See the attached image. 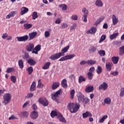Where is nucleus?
<instances>
[{"label":"nucleus","instance_id":"a19ab883","mask_svg":"<svg viewBox=\"0 0 124 124\" xmlns=\"http://www.w3.org/2000/svg\"><path fill=\"white\" fill-rule=\"evenodd\" d=\"M50 116H51V118H55V117H56V116H58V113L57 112V111H56L55 110H53L51 111V112L50 113Z\"/></svg>","mask_w":124,"mask_h":124},{"label":"nucleus","instance_id":"ea45409f","mask_svg":"<svg viewBox=\"0 0 124 124\" xmlns=\"http://www.w3.org/2000/svg\"><path fill=\"white\" fill-rule=\"evenodd\" d=\"M99 55L101 56V57H104L106 53H105V51L104 50H100L98 52Z\"/></svg>","mask_w":124,"mask_h":124},{"label":"nucleus","instance_id":"774afa93","mask_svg":"<svg viewBox=\"0 0 124 124\" xmlns=\"http://www.w3.org/2000/svg\"><path fill=\"white\" fill-rule=\"evenodd\" d=\"M8 37V34L7 33H4L2 35V38L5 39V38Z\"/></svg>","mask_w":124,"mask_h":124},{"label":"nucleus","instance_id":"6ab92c4d","mask_svg":"<svg viewBox=\"0 0 124 124\" xmlns=\"http://www.w3.org/2000/svg\"><path fill=\"white\" fill-rule=\"evenodd\" d=\"M93 90H94L93 86H88L86 88L85 92L86 93H92Z\"/></svg>","mask_w":124,"mask_h":124},{"label":"nucleus","instance_id":"3c124183","mask_svg":"<svg viewBox=\"0 0 124 124\" xmlns=\"http://www.w3.org/2000/svg\"><path fill=\"white\" fill-rule=\"evenodd\" d=\"M11 80L12 82H13L14 84H15V83H16L17 78H16V77H15V76H12L11 77Z\"/></svg>","mask_w":124,"mask_h":124},{"label":"nucleus","instance_id":"13d9d810","mask_svg":"<svg viewBox=\"0 0 124 124\" xmlns=\"http://www.w3.org/2000/svg\"><path fill=\"white\" fill-rule=\"evenodd\" d=\"M120 96L123 97L124 96V88L121 89V92L120 93Z\"/></svg>","mask_w":124,"mask_h":124},{"label":"nucleus","instance_id":"bf43d9fd","mask_svg":"<svg viewBox=\"0 0 124 124\" xmlns=\"http://www.w3.org/2000/svg\"><path fill=\"white\" fill-rule=\"evenodd\" d=\"M45 36L46 38L50 36V32L49 31H46L45 32Z\"/></svg>","mask_w":124,"mask_h":124},{"label":"nucleus","instance_id":"680f3d73","mask_svg":"<svg viewBox=\"0 0 124 124\" xmlns=\"http://www.w3.org/2000/svg\"><path fill=\"white\" fill-rule=\"evenodd\" d=\"M94 70H95V68H94V67H91L89 71V72H91L92 73H93V72H94Z\"/></svg>","mask_w":124,"mask_h":124},{"label":"nucleus","instance_id":"338daca9","mask_svg":"<svg viewBox=\"0 0 124 124\" xmlns=\"http://www.w3.org/2000/svg\"><path fill=\"white\" fill-rule=\"evenodd\" d=\"M17 118L14 116V115H12L9 118V120H17Z\"/></svg>","mask_w":124,"mask_h":124},{"label":"nucleus","instance_id":"9d476101","mask_svg":"<svg viewBox=\"0 0 124 124\" xmlns=\"http://www.w3.org/2000/svg\"><path fill=\"white\" fill-rule=\"evenodd\" d=\"M30 117L32 120H35L38 118V112L37 111H33L30 114Z\"/></svg>","mask_w":124,"mask_h":124},{"label":"nucleus","instance_id":"c03bdc74","mask_svg":"<svg viewBox=\"0 0 124 124\" xmlns=\"http://www.w3.org/2000/svg\"><path fill=\"white\" fill-rule=\"evenodd\" d=\"M38 85L37 86V87L38 89H41L42 88H43V84L41 83V79H39L38 81Z\"/></svg>","mask_w":124,"mask_h":124},{"label":"nucleus","instance_id":"7c9ffc66","mask_svg":"<svg viewBox=\"0 0 124 124\" xmlns=\"http://www.w3.org/2000/svg\"><path fill=\"white\" fill-rule=\"evenodd\" d=\"M86 81V78L84 77L83 76H80L78 78V83L81 84L83 82Z\"/></svg>","mask_w":124,"mask_h":124},{"label":"nucleus","instance_id":"9b49d317","mask_svg":"<svg viewBox=\"0 0 124 124\" xmlns=\"http://www.w3.org/2000/svg\"><path fill=\"white\" fill-rule=\"evenodd\" d=\"M96 31H97V30L96 29V27H92L90 30L87 31H86V33L87 34H94V33L96 32Z\"/></svg>","mask_w":124,"mask_h":124},{"label":"nucleus","instance_id":"4c0bfd02","mask_svg":"<svg viewBox=\"0 0 124 124\" xmlns=\"http://www.w3.org/2000/svg\"><path fill=\"white\" fill-rule=\"evenodd\" d=\"M119 55H120L121 56H122V55L124 54V46L120 47L119 48Z\"/></svg>","mask_w":124,"mask_h":124},{"label":"nucleus","instance_id":"7ed1b4c3","mask_svg":"<svg viewBox=\"0 0 124 124\" xmlns=\"http://www.w3.org/2000/svg\"><path fill=\"white\" fill-rule=\"evenodd\" d=\"M61 93H62V89H60L56 92L51 94V99L54 101L57 102L59 97L61 96Z\"/></svg>","mask_w":124,"mask_h":124},{"label":"nucleus","instance_id":"09e8293b","mask_svg":"<svg viewBox=\"0 0 124 124\" xmlns=\"http://www.w3.org/2000/svg\"><path fill=\"white\" fill-rule=\"evenodd\" d=\"M96 47L92 46L90 50H89V52L91 53H95L96 52Z\"/></svg>","mask_w":124,"mask_h":124},{"label":"nucleus","instance_id":"cd10ccee","mask_svg":"<svg viewBox=\"0 0 124 124\" xmlns=\"http://www.w3.org/2000/svg\"><path fill=\"white\" fill-rule=\"evenodd\" d=\"M19 115V116H21V117H24L25 118H28V117H29V112L28 111L21 112Z\"/></svg>","mask_w":124,"mask_h":124},{"label":"nucleus","instance_id":"864d4df0","mask_svg":"<svg viewBox=\"0 0 124 124\" xmlns=\"http://www.w3.org/2000/svg\"><path fill=\"white\" fill-rule=\"evenodd\" d=\"M106 39V35H103L101 37L100 40L99 42V43H101L103 41H104V40Z\"/></svg>","mask_w":124,"mask_h":124},{"label":"nucleus","instance_id":"ddd939ff","mask_svg":"<svg viewBox=\"0 0 124 124\" xmlns=\"http://www.w3.org/2000/svg\"><path fill=\"white\" fill-rule=\"evenodd\" d=\"M77 96L79 102H82L84 100V95L81 92H78L77 94Z\"/></svg>","mask_w":124,"mask_h":124},{"label":"nucleus","instance_id":"a211bd4d","mask_svg":"<svg viewBox=\"0 0 124 124\" xmlns=\"http://www.w3.org/2000/svg\"><path fill=\"white\" fill-rule=\"evenodd\" d=\"M36 90V83L35 81H33L32 84L30 87L31 92H34Z\"/></svg>","mask_w":124,"mask_h":124},{"label":"nucleus","instance_id":"c756f323","mask_svg":"<svg viewBox=\"0 0 124 124\" xmlns=\"http://www.w3.org/2000/svg\"><path fill=\"white\" fill-rule=\"evenodd\" d=\"M96 6L98 7H101V6H103V3L101 1V0H97L95 3Z\"/></svg>","mask_w":124,"mask_h":124},{"label":"nucleus","instance_id":"4d7b16f0","mask_svg":"<svg viewBox=\"0 0 124 124\" xmlns=\"http://www.w3.org/2000/svg\"><path fill=\"white\" fill-rule=\"evenodd\" d=\"M35 50H36V51H37L38 52H39V51H40V50H41V46L38 45L37 46H36L35 48Z\"/></svg>","mask_w":124,"mask_h":124},{"label":"nucleus","instance_id":"393cba45","mask_svg":"<svg viewBox=\"0 0 124 124\" xmlns=\"http://www.w3.org/2000/svg\"><path fill=\"white\" fill-rule=\"evenodd\" d=\"M58 119L59 121L62 123H63L64 124H66V120H65V118L63 117L62 115L60 114L58 117Z\"/></svg>","mask_w":124,"mask_h":124},{"label":"nucleus","instance_id":"412c9836","mask_svg":"<svg viewBox=\"0 0 124 124\" xmlns=\"http://www.w3.org/2000/svg\"><path fill=\"white\" fill-rule=\"evenodd\" d=\"M60 87V82H55L53 83L52 85V90H56V89H58Z\"/></svg>","mask_w":124,"mask_h":124},{"label":"nucleus","instance_id":"69168bd1","mask_svg":"<svg viewBox=\"0 0 124 124\" xmlns=\"http://www.w3.org/2000/svg\"><path fill=\"white\" fill-rule=\"evenodd\" d=\"M33 96V93H29L27 94V98H31Z\"/></svg>","mask_w":124,"mask_h":124},{"label":"nucleus","instance_id":"39448f33","mask_svg":"<svg viewBox=\"0 0 124 124\" xmlns=\"http://www.w3.org/2000/svg\"><path fill=\"white\" fill-rule=\"evenodd\" d=\"M75 57V54H69L67 55H65L64 57L60 58L59 59V62H63L64 61H68V60H71V59H73Z\"/></svg>","mask_w":124,"mask_h":124},{"label":"nucleus","instance_id":"4be33fe9","mask_svg":"<svg viewBox=\"0 0 124 124\" xmlns=\"http://www.w3.org/2000/svg\"><path fill=\"white\" fill-rule=\"evenodd\" d=\"M112 62L114 63V64H117L118 62H119V60H120V58L119 57H113L111 58Z\"/></svg>","mask_w":124,"mask_h":124},{"label":"nucleus","instance_id":"0e129e2a","mask_svg":"<svg viewBox=\"0 0 124 124\" xmlns=\"http://www.w3.org/2000/svg\"><path fill=\"white\" fill-rule=\"evenodd\" d=\"M72 19L75 21H76L78 19V16H77L76 15H73L72 16Z\"/></svg>","mask_w":124,"mask_h":124},{"label":"nucleus","instance_id":"5701e85b","mask_svg":"<svg viewBox=\"0 0 124 124\" xmlns=\"http://www.w3.org/2000/svg\"><path fill=\"white\" fill-rule=\"evenodd\" d=\"M62 86L64 89L67 88V80L66 79H63L61 82Z\"/></svg>","mask_w":124,"mask_h":124},{"label":"nucleus","instance_id":"6e6552de","mask_svg":"<svg viewBox=\"0 0 124 124\" xmlns=\"http://www.w3.org/2000/svg\"><path fill=\"white\" fill-rule=\"evenodd\" d=\"M34 49V44L30 43L26 46V50L27 52H31Z\"/></svg>","mask_w":124,"mask_h":124},{"label":"nucleus","instance_id":"20e7f679","mask_svg":"<svg viewBox=\"0 0 124 124\" xmlns=\"http://www.w3.org/2000/svg\"><path fill=\"white\" fill-rule=\"evenodd\" d=\"M38 101L40 104H41L44 107H46L49 105V101L45 97H41L39 98Z\"/></svg>","mask_w":124,"mask_h":124},{"label":"nucleus","instance_id":"1a4fd4ad","mask_svg":"<svg viewBox=\"0 0 124 124\" xmlns=\"http://www.w3.org/2000/svg\"><path fill=\"white\" fill-rule=\"evenodd\" d=\"M98 89L100 90L106 91V89H108V84L105 82H103L102 84L99 85Z\"/></svg>","mask_w":124,"mask_h":124},{"label":"nucleus","instance_id":"f704fd0d","mask_svg":"<svg viewBox=\"0 0 124 124\" xmlns=\"http://www.w3.org/2000/svg\"><path fill=\"white\" fill-rule=\"evenodd\" d=\"M96 71L97 74H101V73L102 72V67L99 65L97 66Z\"/></svg>","mask_w":124,"mask_h":124},{"label":"nucleus","instance_id":"5fc2aeb1","mask_svg":"<svg viewBox=\"0 0 124 124\" xmlns=\"http://www.w3.org/2000/svg\"><path fill=\"white\" fill-rule=\"evenodd\" d=\"M68 27V25H67V24L62 23L61 25V26L60 27V28L62 29H62H66V28H67Z\"/></svg>","mask_w":124,"mask_h":124},{"label":"nucleus","instance_id":"f3484780","mask_svg":"<svg viewBox=\"0 0 124 124\" xmlns=\"http://www.w3.org/2000/svg\"><path fill=\"white\" fill-rule=\"evenodd\" d=\"M29 12V9L27 7H23L21 9V15H24V14H26V13H28Z\"/></svg>","mask_w":124,"mask_h":124},{"label":"nucleus","instance_id":"423d86ee","mask_svg":"<svg viewBox=\"0 0 124 124\" xmlns=\"http://www.w3.org/2000/svg\"><path fill=\"white\" fill-rule=\"evenodd\" d=\"M16 38L17 41H19V42H25V41H27V40L29 39V36L28 35H25L21 37H17Z\"/></svg>","mask_w":124,"mask_h":124},{"label":"nucleus","instance_id":"f257e3e1","mask_svg":"<svg viewBox=\"0 0 124 124\" xmlns=\"http://www.w3.org/2000/svg\"><path fill=\"white\" fill-rule=\"evenodd\" d=\"M79 108L80 106L75 103H69L67 106V109L72 113H77Z\"/></svg>","mask_w":124,"mask_h":124},{"label":"nucleus","instance_id":"c9c22d12","mask_svg":"<svg viewBox=\"0 0 124 124\" xmlns=\"http://www.w3.org/2000/svg\"><path fill=\"white\" fill-rule=\"evenodd\" d=\"M31 27H32V24H31L26 23L24 24V29H25L26 30H29L31 29Z\"/></svg>","mask_w":124,"mask_h":124},{"label":"nucleus","instance_id":"a18cd8bd","mask_svg":"<svg viewBox=\"0 0 124 124\" xmlns=\"http://www.w3.org/2000/svg\"><path fill=\"white\" fill-rule=\"evenodd\" d=\"M70 94L71 95V99H73V98H74V95L75 94V90L74 89L72 90Z\"/></svg>","mask_w":124,"mask_h":124},{"label":"nucleus","instance_id":"72a5a7b5","mask_svg":"<svg viewBox=\"0 0 124 124\" xmlns=\"http://www.w3.org/2000/svg\"><path fill=\"white\" fill-rule=\"evenodd\" d=\"M87 76L88 80H93V73L88 72L87 73Z\"/></svg>","mask_w":124,"mask_h":124},{"label":"nucleus","instance_id":"2eb2a0df","mask_svg":"<svg viewBox=\"0 0 124 124\" xmlns=\"http://www.w3.org/2000/svg\"><path fill=\"white\" fill-rule=\"evenodd\" d=\"M111 18L112 19L113 25V26H115V25H117V24H118L119 20L118 19V18H117L115 15H112Z\"/></svg>","mask_w":124,"mask_h":124},{"label":"nucleus","instance_id":"603ef678","mask_svg":"<svg viewBox=\"0 0 124 124\" xmlns=\"http://www.w3.org/2000/svg\"><path fill=\"white\" fill-rule=\"evenodd\" d=\"M103 21V18H99L95 22V25L96 26H97V25H99V24L101 23V22Z\"/></svg>","mask_w":124,"mask_h":124},{"label":"nucleus","instance_id":"4468645a","mask_svg":"<svg viewBox=\"0 0 124 124\" xmlns=\"http://www.w3.org/2000/svg\"><path fill=\"white\" fill-rule=\"evenodd\" d=\"M37 35V32H33L29 34V40H32Z\"/></svg>","mask_w":124,"mask_h":124},{"label":"nucleus","instance_id":"de8ad7c7","mask_svg":"<svg viewBox=\"0 0 124 124\" xmlns=\"http://www.w3.org/2000/svg\"><path fill=\"white\" fill-rule=\"evenodd\" d=\"M59 7L62 8V10L63 11H65V10L67 9V6H66L65 4L60 5Z\"/></svg>","mask_w":124,"mask_h":124},{"label":"nucleus","instance_id":"6e6d98bb","mask_svg":"<svg viewBox=\"0 0 124 124\" xmlns=\"http://www.w3.org/2000/svg\"><path fill=\"white\" fill-rule=\"evenodd\" d=\"M77 28V24L76 23H74L73 25L71 26L70 28V31H73V30H76Z\"/></svg>","mask_w":124,"mask_h":124},{"label":"nucleus","instance_id":"e433bc0d","mask_svg":"<svg viewBox=\"0 0 124 124\" xmlns=\"http://www.w3.org/2000/svg\"><path fill=\"white\" fill-rule=\"evenodd\" d=\"M27 70L28 71V74L29 75H31V74L32 72H33V68H32L31 66H30L27 69Z\"/></svg>","mask_w":124,"mask_h":124},{"label":"nucleus","instance_id":"0eeeda50","mask_svg":"<svg viewBox=\"0 0 124 124\" xmlns=\"http://www.w3.org/2000/svg\"><path fill=\"white\" fill-rule=\"evenodd\" d=\"M61 57H62V55H61V53L59 52L58 53H56L53 55H51L50 57H49V59L52 61H56V60L60 59Z\"/></svg>","mask_w":124,"mask_h":124},{"label":"nucleus","instance_id":"473e14b6","mask_svg":"<svg viewBox=\"0 0 124 124\" xmlns=\"http://www.w3.org/2000/svg\"><path fill=\"white\" fill-rule=\"evenodd\" d=\"M18 65L19 66V68H21V69H23V68H24V62L23 61V60H19L18 61Z\"/></svg>","mask_w":124,"mask_h":124},{"label":"nucleus","instance_id":"f8f14e48","mask_svg":"<svg viewBox=\"0 0 124 124\" xmlns=\"http://www.w3.org/2000/svg\"><path fill=\"white\" fill-rule=\"evenodd\" d=\"M69 46H65L62 49V52H59V54H61V57L64 56V53H67V52H68V50L69 49Z\"/></svg>","mask_w":124,"mask_h":124},{"label":"nucleus","instance_id":"aec40b11","mask_svg":"<svg viewBox=\"0 0 124 124\" xmlns=\"http://www.w3.org/2000/svg\"><path fill=\"white\" fill-rule=\"evenodd\" d=\"M17 14V11H12L8 15L6 16L7 19H10L11 17H14Z\"/></svg>","mask_w":124,"mask_h":124},{"label":"nucleus","instance_id":"e2e57ef3","mask_svg":"<svg viewBox=\"0 0 124 124\" xmlns=\"http://www.w3.org/2000/svg\"><path fill=\"white\" fill-rule=\"evenodd\" d=\"M32 108L34 111H36L37 110V106L35 104H33L32 106Z\"/></svg>","mask_w":124,"mask_h":124},{"label":"nucleus","instance_id":"58836bf2","mask_svg":"<svg viewBox=\"0 0 124 124\" xmlns=\"http://www.w3.org/2000/svg\"><path fill=\"white\" fill-rule=\"evenodd\" d=\"M13 71H15V69L14 67L8 68L6 71V73H11V72H13Z\"/></svg>","mask_w":124,"mask_h":124},{"label":"nucleus","instance_id":"052dcab7","mask_svg":"<svg viewBox=\"0 0 124 124\" xmlns=\"http://www.w3.org/2000/svg\"><path fill=\"white\" fill-rule=\"evenodd\" d=\"M23 58L24 59V60H29V59H30V55H29V54H26L24 55V56H23Z\"/></svg>","mask_w":124,"mask_h":124},{"label":"nucleus","instance_id":"c85d7f7f","mask_svg":"<svg viewBox=\"0 0 124 124\" xmlns=\"http://www.w3.org/2000/svg\"><path fill=\"white\" fill-rule=\"evenodd\" d=\"M50 65H51V62H47L46 63L44 64V65L43 66L42 68L43 69H49L50 67Z\"/></svg>","mask_w":124,"mask_h":124},{"label":"nucleus","instance_id":"f03ea898","mask_svg":"<svg viewBox=\"0 0 124 124\" xmlns=\"http://www.w3.org/2000/svg\"><path fill=\"white\" fill-rule=\"evenodd\" d=\"M3 98L4 100L2 103L4 104V105H7V104H8L10 102V100H11V94L6 93L3 96Z\"/></svg>","mask_w":124,"mask_h":124},{"label":"nucleus","instance_id":"37998d69","mask_svg":"<svg viewBox=\"0 0 124 124\" xmlns=\"http://www.w3.org/2000/svg\"><path fill=\"white\" fill-rule=\"evenodd\" d=\"M32 19L35 20L38 17V15H37V12H33L32 15Z\"/></svg>","mask_w":124,"mask_h":124},{"label":"nucleus","instance_id":"79ce46f5","mask_svg":"<svg viewBox=\"0 0 124 124\" xmlns=\"http://www.w3.org/2000/svg\"><path fill=\"white\" fill-rule=\"evenodd\" d=\"M104 101L105 104H110L111 103V99L109 97L106 98L104 99Z\"/></svg>","mask_w":124,"mask_h":124},{"label":"nucleus","instance_id":"b1692460","mask_svg":"<svg viewBox=\"0 0 124 124\" xmlns=\"http://www.w3.org/2000/svg\"><path fill=\"white\" fill-rule=\"evenodd\" d=\"M27 62L28 63H29V64H30V65H35L36 62H35V61L34 60H33V59H29V60H28L27 61Z\"/></svg>","mask_w":124,"mask_h":124},{"label":"nucleus","instance_id":"49530a36","mask_svg":"<svg viewBox=\"0 0 124 124\" xmlns=\"http://www.w3.org/2000/svg\"><path fill=\"white\" fill-rule=\"evenodd\" d=\"M82 12L84 14L83 16H88V10H87V8H83L82 9Z\"/></svg>","mask_w":124,"mask_h":124},{"label":"nucleus","instance_id":"bb28decb","mask_svg":"<svg viewBox=\"0 0 124 124\" xmlns=\"http://www.w3.org/2000/svg\"><path fill=\"white\" fill-rule=\"evenodd\" d=\"M87 63L89 65H93L94 64H96V61L90 60L87 61Z\"/></svg>","mask_w":124,"mask_h":124},{"label":"nucleus","instance_id":"dca6fc26","mask_svg":"<svg viewBox=\"0 0 124 124\" xmlns=\"http://www.w3.org/2000/svg\"><path fill=\"white\" fill-rule=\"evenodd\" d=\"M93 114L92 113L89 112V111H86L85 113H83L82 114V117L83 119H86L87 118H89V117H92Z\"/></svg>","mask_w":124,"mask_h":124},{"label":"nucleus","instance_id":"8fccbe9b","mask_svg":"<svg viewBox=\"0 0 124 124\" xmlns=\"http://www.w3.org/2000/svg\"><path fill=\"white\" fill-rule=\"evenodd\" d=\"M107 118H108V115H105V116H103L101 119H100L99 123L100 124L103 123L104 122V121H105V120H106V119H107Z\"/></svg>","mask_w":124,"mask_h":124},{"label":"nucleus","instance_id":"a878e982","mask_svg":"<svg viewBox=\"0 0 124 124\" xmlns=\"http://www.w3.org/2000/svg\"><path fill=\"white\" fill-rule=\"evenodd\" d=\"M113 66V63L111 62L107 63L106 65V67L108 71H110L112 69V66Z\"/></svg>","mask_w":124,"mask_h":124},{"label":"nucleus","instance_id":"2f4dec72","mask_svg":"<svg viewBox=\"0 0 124 124\" xmlns=\"http://www.w3.org/2000/svg\"><path fill=\"white\" fill-rule=\"evenodd\" d=\"M118 35H119L118 32L114 33L113 34L110 35L109 39H110V40H113V39L116 38L117 36H118Z\"/></svg>","mask_w":124,"mask_h":124}]
</instances>
